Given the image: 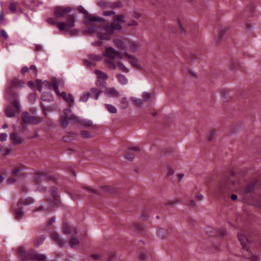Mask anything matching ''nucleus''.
<instances>
[{
    "label": "nucleus",
    "mask_w": 261,
    "mask_h": 261,
    "mask_svg": "<svg viewBox=\"0 0 261 261\" xmlns=\"http://www.w3.org/2000/svg\"><path fill=\"white\" fill-rule=\"evenodd\" d=\"M17 180L14 177H10L7 179V181L10 184H13L16 182Z\"/></svg>",
    "instance_id": "0e129e2a"
},
{
    "label": "nucleus",
    "mask_w": 261,
    "mask_h": 261,
    "mask_svg": "<svg viewBox=\"0 0 261 261\" xmlns=\"http://www.w3.org/2000/svg\"><path fill=\"white\" fill-rule=\"evenodd\" d=\"M45 237L41 236L34 240V244L35 246L38 247L43 244Z\"/></svg>",
    "instance_id": "c9c22d12"
},
{
    "label": "nucleus",
    "mask_w": 261,
    "mask_h": 261,
    "mask_svg": "<svg viewBox=\"0 0 261 261\" xmlns=\"http://www.w3.org/2000/svg\"><path fill=\"white\" fill-rule=\"evenodd\" d=\"M63 116L67 117H73V115L71 114V111L69 109L64 110V115Z\"/></svg>",
    "instance_id": "864d4df0"
},
{
    "label": "nucleus",
    "mask_w": 261,
    "mask_h": 261,
    "mask_svg": "<svg viewBox=\"0 0 261 261\" xmlns=\"http://www.w3.org/2000/svg\"><path fill=\"white\" fill-rule=\"evenodd\" d=\"M125 158L128 161L132 162L134 160L135 155L131 152H128L125 155Z\"/></svg>",
    "instance_id": "c03bdc74"
},
{
    "label": "nucleus",
    "mask_w": 261,
    "mask_h": 261,
    "mask_svg": "<svg viewBox=\"0 0 261 261\" xmlns=\"http://www.w3.org/2000/svg\"><path fill=\"white\" fill-rule=\"evenodd\" d=\"M216 131L215 129H212L210 130V132L207 134V139L208 141H211L214 139L215 135H216Z\"/></svg>",
    "instance_id": "79ce46f5"
},
{
    "label": "nucleus",
    "mask_w": 261,
    "mask_h": 261,
    "mask_svg": "<svg viewBox=\"0 0 261 261\" xmlns=\"http://www.w3.org/2000/svg\"><path fill=\"white\" fill-rule=\"evenodd\" d=\"M18 95L14 94L13 97H10L13 100V105L9 106L7 107L6 110V115L8 117H13L15 115L16 112H19L21 110V107L19 105V101L17 98Z\"/></svg>",
    "instance_id": "20e7f679"
},
{
    "label": "nucleus",
    "mask_w": 261,
    "mask_h": 261,
    "mask_svg": "<svg viewBox=\"0 0 261 261\" xmlns=\"http://www.w3.org/2000/svg\"><path fill=\"white\" fill-rule=\"evenodd\" d=\"M63 231L65 234H70L72 231L71 226L67 223H64L63 227Z\"/></svg>",
    "instance_id": "4c0bfd02"
},
{
    "label": "nucleus",
    "mask_w": 261,
    "mask_h": 261,
    "mask_svg": "<svg viewBox=\"0 0 261 261\" xmlns=\"http://www.w3.org/2000/svg\"><path fill=\"white\" fill-rule=\"evenodd\" d=\"M103 56L106 57L105 63L107 66L112 69L116 68V62L119 59H122V57L119 51L116 50L112 47H106L105 51L102 53Z\"/></svg>",
    "instance_id": "f03ea898"
},
{
    "label": "nucleus",
    "mask_w": 261,
    "mask_h": 261,
    "mask_svg": "<svg viewBox=\"0 0 261 261\" xmlns=\"http://www.w3.org/2000/svg\"><path fill=\"white\" fill-rule=\"evenodd\" d=\"M125 16L123 14L115 15L113 22L101 27L91 26L88 28V31L90 33H96L99 39L109 40L115 31H120L122 30L121 23L125 22Z\"/></svg>",
    "instance_id": "f257e3e1"
},
{
    "label": "nucleus",
    "mask_w": 261,
    "mask_h": 261,
    "mask_svg": "<svg viewBox=\"0 0 261 261\" xmlns=\"http://www.w3.org/2000/svg\"><path fill=\"white\" fill-rule=\"evenodd\" d=\"M10 139L12 144L18 145L22 143L23 139L22 137L18 134L17 133H12L10 137Z\"/></svg>",
    "instance_id": "dca6fc26"
},
{
    "label": "nucleus",
    "mask_w": 261,
    "mask_h": 261,
    "mask_svg": "<svg viewBox=\"0 0 261 261\" xmlns=\"http://www.w3.org/2000/svg\"><path fill=\"white\" fill-rule=\"evenodd\" d=\"M88 59L84 60L85 65L87 66H95V61H99L102 59V57L98 55L90 54L88 56Z\"/></svg>",
    "instance_id": "f8f14e48"
},
{
    "label": "nucleus",
    "mask_w": 261,
    "mask_h": 261,
    "mask_svg": "<svg viewBox=\"0 0 261 261\" xmlns=\"http://www.w3.org/2000/svg\"><path fill=\"white\" fill-rule=\"evenodd\" d=\"M90 96L92 98L97 100L99 98V96L102 92V90L99 88H97L96 87L92 88L90 91Z\"/></svg>",
    "instance_id": "a211bd4d"
},
{
    "label": "nucleus",
    "mask_w": 261,
    "mask_h": 261,
    "mask_svg": "<svg viewBox=\"0 0 261 261\" xmlns=\"http://www.w3.org/2000/svg\"><path fill=\"white\" fill-rule=\"evenodd\" d=\"M23 121L28 124H37L40 123L42 119L38 116H31L28 112H24L22 115Z\"/></svg>",
    "instance_id": "9d476101"
},
{
    "label": "nucleus",
    "mask_w": 261,
    "mask_h": 261,
    "mask_svg": "<svg viewBox=\"0 0 261 261\" xmlns=\"http://www.w3.org/2000/svg\"><path fill=\"white\" fill-rule=\"evenodd\" d=\"M167 170L168 171L167 175L170 176L173 173V169L171 166H168L167 168Z\"/></svg>",
    "instance_id": "774afa93"
},
{
    "label": "nucleus",
    "mask_w": 261,
    "mask_h": 261,
    "mask_svg": "<svg viewBox=\"0 0 261 261\" xmlns=\"http://www.w3.org/2000/svg\"><path fill=\"white\" fill-rule=\"evenodd\" d=\"M141 14L137 11H134L133 12V17L136 19H139L141 17Z\"/></svg>",
    "instance_id": "bf43d9fd"
},
{
    "label": "nucleus",
    "mask_w": 261,
    "mask_h": 261,
    "mask_svg": "<svg viewBox=\"0 0 261 261\" xmlns=\"http://www.w3.org/2000/svg\"><path fill=\"white\" fill-rule=\"evenodd\" d=\"M176 21H177V23L178 24V27H179L180 31L183 32L184 31V28L182 26L181 21L180 20V19L179 18H177Z\"/></svg>",
    "instance_id": "13d9d810"
},
{
    "label": "nucleus",
    "mask_w": 261,
    "mask_h": 261,
    "mask_svg": "<svg viewBox=\"0 0 261 261\" xmlns=\"http://www.w3.org/2000/svg\"><path fill=\"white\" fill-rule=\"evenodd\" d=\"M139 25V23L136 21V20H132L129 22H128L127 24V25L128 27H131V26H138Z\"/></svg>",
    "instance_id": "680f3d73"
},
{
    "label": "nucleus",
    "mask_w": 261,
    "mask_h": 261,
    "mask_svg": "<svg viewBox=\"0 0 261 261\" xmlns=\"http://www.w3.org/2000/svg\"><path fill=\"white\" fill-rule=\"evenodd\" d=\"M18 3H11L9 6V9L13 13L16 12V8L18 5Z\"/></svg>",
    "instance_id": "49530a36"
},
{
    "label": "nucleus",
    "mask_w": 261,
    "mask_h": 261,
    "mask_svg": "<svg viewBox=\"0 0 261 261\" xmlns=\"http://www.w3.org/2000/svg\"><path fill=\"white\" fill-rule=\"evenodd\" d=\"M24 84V82L20 80L17 79H14L9 83V87L6 89V94L9 98L13 97V94L12 93V90L14 88H20L22 87ZM16 94V93H15ZM17 95V94L16 93Z\"/></svg>",
    "instance_id": "0eeeda50"
},
{
    "label": "nucleus",
    "mask_w": 261,
    "mask_h": 261,
    "mask_svg": "<svg viewBox=\"0 0 261 261\" xmlns=\"http://www.w3.org/2000/svg\"><path fill=\"white\" fill-rule=\"evenodd\" d=\"M113 42L114 46L119 49V51L123 53L126 51L125 49L129 43V40L126 38H115L113 40Z\"/></svg>",
    "instance_id": "1a4fd4ad"
},
{
    "label": "nucleus",
    "mask_w": 261,
    "mask_h": 261,
    "mask_svg": "<svg viewBox=\"0 0 261 261\" xmlns=\"http://www.w3.org/2000/svg\"><path fill=\"white\" fill-rule=\"evenodd\" d=\"M81 135L85 138H90L92 137L91 134L88 131L83 130L81 133Z\"/></svg>",
    "instance_id": "a18cd8bd"
},
{
    "label": "nucleus",
    "mask_w": 261,
    "mask_h": 261,
    "mask_svg": "<svg viewBox=\"0 0 261 261\" xmlns=\"http://www.w3.org/2000/svg\"><path fill=\"white\" fill-rule=\"evenodd\" d=\"M53 178L50 175L49 173L44 170L36 172L34 176V180L36 184L39 186L44 182L52 180Z\"/></svg>",
    "instance_id": "39448f33"
},
{
    "label": "nucleus",
    "mask_w": 261,
    "mask_h": 261,
    "mask_svg": "<svg viewBox=\"0 0 261 261\" xmlns=\"http://www.w3.org/2000/svg\"><path fill=\"white\" fill-rule=\"evenodd\" d=\"M123 55L126 58L128 59V63L133 67L137 68H141L142 66L139 63V60L135 56L129 54L126 51L123 53Z\"/></svg>",
    "instance_id": "9b49d317"
},
{
    "label": "nucleus",
    "mask_w": 261,
    "mask_h": 261,
    "mask_svg": "<svg viewBox=\"0 0 261 261\" xmlns=\"http://www.w3.org/2000/svg\"><path fill=\"white\" fill-rule=\"evenodd\" d=\"M90 96V92L86 91L85 92H84L81 94V97L79 99V101L86 102L88 101Z\"/></svg>",
    "instance_id": "7c9ffc66"
},
{
    "label": "nucleus",
    "mask_w": 261,
    "mask_h": 261,
    "mask_svg": "<svg viewBox=\"0 0 261 261\" xmlns=\"http://www.w3.org/2000/svg\"><path fill=\"white\" fill-rule=\"evenodd\" d=\"M93 123L90 120H85L82 122V125L85 127H90Z\"/></svg>",
    "instance_id": "de8ad7c7"
},
{
    "label": "nucleus",
    "mask_w": 261,
    "mask_h": 261,
    "mask_svg": "<svg viewBox=\"0 0 261 261\" xmlns=\"http://www.w3.org/2000/svg\"><path fill=\"white\" fill-rule=\"evenodd\" d=\"M94 73L97 75V79L105 81L108 79L107 74L100 70H95Z\"/></svg>",
    "instance_id": "a878e982"
},
{
    "label": "nucleus",
    "mask_w": 261,
    "mask_h": 261,
    "mask_svg": "<svg viewBox=\"0 0 261 261\" xmlns=\"http://www.w3.org/2000/svg\"><path fill=\"white\" fill-rule=\"evenodd\" d=\"M1 35L6 39H8L9 38L8 35L7 34L6 31L4 30H2L1 31Z\"/></svg>",
    "instance_id": "052dcab7"
},
{
    "label": "nucleus",
    "mask_w": 261,
    "mask_h": 261,
    "mask_svg": "<svg viewBox=\"0 0 261 261\" xmlns=\"http://www.w3.org/2000/svg\"><path fill=\"white\" fill-rule=\"evenodd\" d=\"M73 117H67V116H62L61 117V124L64 127H66L69 123L70 120H73Z\"/></svg>",
    "instance_id": "c85d7f7f"
},
{
    "label": "nucleus",
    "mask_w": 261,
    "mask_h": 261,
    "mask_svg": "<svg viewBox=\"0 0 261 261\" xmlns=\"http://www.w3.org/2000/svg\"><path fill=\"white\" fill-rule=\"evenodd\" d=\"M96 86H97V88H99L101 90L102 88L106 87V81L97 79L96 83H95Z\"/></svg>",
    "instance_id": "e433bc0d"
},
{
    "label": "nucleus",
    "mask_w": 261,
    "mask_h": 261,
    "mask_svg": "<svg viewBox=\"0 0 261 261\" xmlns=\"http://www.w3.org/2000/svg\"><path fill=\"white\" fill-rule=\"evenodd\" d=\"M98 5L102 8H105L107 6V4L105 1H101L98 3Z\"/></svg>",
    "instance_id": "338daca9"
},
{
    "label": "nucleus",
    "mask_w": 261,
    "mask_h": 261,
    "mask_svg": "<svg viewBox=\"0 0 261 261\" xmlns=\"http://www.w3.org/2000/svg\"><path fill=\"white\" fill-rule=\"evenodd\" d=\"M226 30H227V29L225 28L221 29L219 31V34H218V36L216 39L217 43H218L221 41V40L222 39V38L224 35V33L226 31Z\"/></svg>",
    "instance_id": "72a5a7b5"
},
{
    "label": "nucleus",
    "mask_w": 261,
    "mask_h": 261,
    "mask_svg": "<svg viewBox=\"0 0 261 261\" xmlns=\"http://www.w3.org/2000/svg\"><path fill=\"white\" fill-rule=\"evenodd\" d=\"M63 82L62 81L60 80H54L53 82V87L54 90L57 93V94L59 95H60V93L59 90V87L61 86H63Z\"/></svg>",
    "instance_id": "b1692460"
},
{
    "label": "nucleus",
    "mask_w": 261,
    "mask_h": 261,
    "mask_svg": "<svg viewBox=\"0 0 261 261\" xmlns=\"http://www.w3.org/2000/svg\"><path fill=\"white\" fill-rule=\"evenodd\" d=\"M27 258L33 260L43 261L46 259V256L45 254L39 253L35 250H32L28 252Z\"/></svg>",
    "instance_id": "ddd939ff"
},
{
    "label": "nucleus",
    "mask_w": 261,
    "mask_h": 261,
    "mask_svg": "<svg viewBox=\"0 0 261 261\" xmlns=\"http://www.w3.org/2000/svg\"><path fill=\"white\" fill-rule=\"evenodd\" d=\"M41 98L42 100L46 101H50L53 99L52 95L49 91L43 92Z\"/></svg>",
    "instance_id": "cd10ccee"
},
{
    "label": "nucleus",
    "mask_w": 261,
    "mask_h": 261,
    "mask_svg": "<svg viewBox=\"0 0 261 261\" xmlns=\"http://www.w3.org/2000/svg\"><path fill=\"white\" fill-rule=\"evenodd\" d=\"M77 9L80 13L84 14H88L87 11L82 6H79Z\"/></svg>",
    "instance_id": "e2e57ef3"
},
{
    "label": "nucleus",
    "mask_w": 261,
    "mask_h": 261,
    "mask_svg": "<svg viewBox=\"0 0 261 261\" xmlns=\"http://www.w3.org/2000/svg\"><path fill=\"white\" fill-rule=\"evenodd\" d=\"M143 228L144 227L142 224L137 223L135 225L134 228L136 231H140L142 230L143 229Z\"/></svg>",
    "instance_id": "3c124183"
},
{
    "label": "nucleus",
    "mask_w": 261,
    "mask_h": 261,
    "mask_svg": "<svg viewBox=\"0 0 261 261\" xmlns=\"http://www.w3.org/2000/svg\"><path fill=\"white\" fill-rule=\"evenodd\" d=\"M83 188L87 190L88 191H89L91 193H94L96 194H98L97 191L93 188H92L90 187H83Z\"/></svg>",
    "instance_id": "5fc2aeb1"
},
{
    "label": "nucleus",
    "mask_w": 261,
    "mask_h": 261,
    "mask_svg": "<svg viewBox=\"0 0 261 261\" xmlns=\"http://www.w3.org/2000/svg\"><path fill=\"white\" fill-rule=\"evenodd\" d=\"M238 237L242 246L244 256L246 258L253 261L257 260V257L255 255L253 254L249 249V245L250 244L251 242L242 234L238 233Z\"/></svg>",
    "instance_id": "7ed1b4c3"
},
{
    "label": "nucleus",
    "mask_w": 261,
    "mask_h": 261,
    "mask_svg": "<svg viewBox=\"0 0 261 261\" xmlns=\"http://www.w3.org/2000/svg\"><path fill=\"white\" fill-rule=\"evenodd\" d=\"M115 12L113 11H103L102 12L103 15L105 16H109L111 15H113L115 14Z\"/></svg>",
    "instance_id": "603ef678"
},
{
    "label": "nucleus",
    "mask_w": 261,
    "mask_h": 261,
    "mask_svg": "<svg viewBox=\"0 0 261 261\" xmlns=\"http://www.w3.org/2000/svg\"><path fill=\"white\" fill-rule=\"evenodd\" d=\"M47 202L48 203L49 206L46 208V210L58 207L61 205L59 196H56L55 197H54L53 201H51L50 199H48Z\"/></svg>",
    "instance_id": "2eb2a0df"
},
{
    "label": "nucleus",
    "mask_w": 261,
    "mask_h": 261,
    "mask_svg": "<svg viewBox=\"0 0 261 261\" xmlns=\"http://www.w3.org/2000/svg\"><path fill=\"white\" fill-rule=\"evenodd\" d=\"M71 11V9L69 7H58L55 9L54 15L57 18H62L64 17L66 14L69 13Z\"/></svg>",
    "instance_id": "4468645a"
},
{
    "label": "nucleus",
    "mask_w": 261,
    "mask_h": 261,
    "mask_svg": "<svg viewBox=\"0 0 261 261\" xmlns=\"http://www.w3.org/2000/svg\"><path fill=\"white\" fill-rule=\"evenodd\" d=\"M8 135L5 133H0V141H5L7 140Z\"/></svg>",
    "instance_id": "6e6d98bb"
},
{
    "label": "nucleus",
    "mask_w": 261,
    "mask_h": 261,
    "mask_svg": "<svg viewBox=\"0 0 261 261\" xmlns=\"http://www.w3.org/2000/svg\"><path fill=\"white\" fill-rule=\"evenodd\" d=\"M129 150L131 151H134L136 152H140L141 151V149L138 146H133L129 148Z\"/></svg>",
    "instance_id": "69168bd1"
},
{
    "label": "nucleus",
    "mask_w": 261,
    "mask_h": 261,
    "mask_svg": "<svg viewBox=\"0 0 261 261\" xmlns=\"http://www.w3.org/2000/svg\"><path fill=\"white\" fill-rule=\"evenodd\" d=\"M58 189L56 187H52L51 188V194L53 198L55 197L56 196H59L58 192Z\"/></svg>",
    "instance_id": "09e8293b"
},
{
    "label": "nucleus",
    "mask_w": 261,
    "mask_h": 261,
    "mask_svg": "<svg viewBox=\"0 0 261 261\" xmlns=\"http://www.w3.org/2000/svg\"><path fill=\"white\" fill-rule=\"evenodd\" d=\"M69 243L71 248H77L80 244V241L76 238H71Z\"/></svg>",
    "instance_id": "393cba45"
},
{
    "label": "nucleus",
    "mask_w": 261,
    "mask_h": 261,
    "mask_svg": "<svg viewBox=\"0 0 261 261\" xmlns=\"http://www.w3.org/2000/svg\"><path fill=\"white\" fill-rule=\"evenodd\" d=\"M30 70L33 71V74L34 76H36L37 75V69L35 65H32L30 68L28 67H23L21 70L22 74H24L27 72H30Z\"/></svg>",
    "instance_id": "5701e85b"
},
{
    "label": "nucleus",
    "mask_w": 261,
    "mask_h": 261,
    "mask_svg": "<svg viewBox=\"0 0 261 261\" xmlns=\"http://www.w3.org/2000/svg\"><path fill=\"white\" fill-rule=\"evenodd\" d=\"M131 99L136 106L141 107L143 106L142 100L141 99L132 97Z\"/></svg>",
    "instance_id": "a19ab883"
},
{
    "label": "nucleus",
    "mask_w": 261,
    "mask_h": 261,
    "mask_svg": "<svg viewBox=\"0 0 261 261\" xmlns=\"http://www.w3.org/2000/svg\"><path fill=\"white\" fill-rule=\"evenodd\" d=\"M230 91L227 89H222L221 91V93L223 97H225L229 94Z\"/></svg>",
    "instance_id": "4d7b16f0"
},
{
    "label": "nucleus",
    "mask_w": 261,
    "mask_h": 261,
    "mask_svg": "<svg viewBox=\"0 0 261 261\" xmlns=\"http://www.w3.org/2000/svg\"><path fill=\"white\" fill-rule=\"evenodd\" d=\"M75 15L71 14L68 15L66 20V23L61 21L57 23L56 25L60 31L67 30L68 29L73 28L75 25Z\"/></svg>",
    "instance_id": "423d86ee"
},
{
    "label": "nucleus",
    "mask_w": 261,
    "mask_h": 261,
    "mask_svg": "<svg viewBox=\"0 0 261 261\" xmlns=\"http://www.w3.org/2000/svg\"><path fill=\"white\" fill-rule=\"evenodd\" d=\"M18 254L25 258H28V253L26 252V250L23 246H20L18 248Z\"/></svg>",
    "instance_id": "c756f323"
},
{
    "label": "nucleus",
    "mask_w": 261,
    "mask_h": 261,
    "mask_svg": "<svg viewBox=\"0 0 261 261\" xmlns=\"http://www.w3.org/2000/svg\"><path fill=\"white\" fill-rule=\"evenodd\" d=\"M105 107L106 108L108 111L112 114H116L117 112V109L113 105L111 104H105Z\"/></svg>",
    "instance_id": "473e14b6"
},
{
    "label": "nucleus",
    "mask_w": 261,
    "mask_h": 261,
    "mask_svg": "<svg viewBox=\"0 0 261 261\" xmlns=\"http://www.w3.org/2000/svg\"><path fill=\"white\" fill-rule=\"evenodd\" d=\"M127 48L128 50L132 53H135L137 52L140 49V45L138 43L131 42L129 40V43L128 44Z\"/></svg>",
    "instance_id": "4be33fe9"
},
{
    "label": "nucleus",
    "mask_w": 261,
    "mask_h": 261,
    "mask_svg": "<svg viewBox=\"0 0 261 261\" xmlns=\"http://www.w3.org/2000/svg\"><path fill=\"white\" fill-rule=\"evenodd\" d=\"M33 202V200L30 198H28L24 199H21L19 200L18 204L20 205H29Z\"/></svg>",
    "instance_id": "58836bf2"
},
{
    "label": "nucleus",
    "mask_w": 261,
    "mask_h": 261,
    "mask_svg": "<svg viewBox=\"0 0 261 261\" xmlns=\"http://www.w3.org/2000/svg\"><path fill=\"white\" fill-rule=\"evenodd\" d=\"M143 94L144 100L146 101H150L152 100V96L150 93L144 92Z\"/></svg>",
    "instance_id": "37998d69"
},
{
    "label": "nucleus",
    "mask_w": 261,
    "mask_h": 261,
    "mask_svg": "<svg viewBox=\"0 0 261 261\" xmlns=\"http://www.w3.org/2000/svg\"><path fill=\"white\" fill-rule=\"evenodd\" d=\"M105 93L109 97H119L120 95L119 92L115 88H107L106 89Z\"/></svg>",
    "instance_id": "aec40b11"
},
{
    "label": "nucleus",
    "mask_w": 261,
    "mask_h": 261,
    "mask_svg": "<svg viewBox=\"0 0 261 261\" xmlns=\"http://www.w3.org/2000/svg\"><path fill=\"white\" fill-rule=\"evenodd\" d=\"M120 107L122 109H126L128 107V102L126 97L122 98L121 101Z\"/></svg>",
    "instance_id": "ea45409f"
},
{
    "label": "nucleus",
    "mask_w": 261,
    "mask_h": 261,
    "mask_svg": "<svg viewBox=\"0 0 261 261\" xmlns=\"http://www.w3.org/2000/svg\"><path fill=\"white\" fill-rule=\"evenodd\" d=\"M60 96H62L63 97V99H64V100L66 102H67L69 104V105L73 106L74 105V98L71 94L66 95V94L65 92H62V93H61Z\"/></svg>",
    "instance_id": "f3484780"
},
{
    "label": "nucleus",
    "mask_w": 261,
    "mask_h": 261,
    "mask_svg": "<svg viewBox=\"0 0 261 261\" xmlns=\"http://www.w3.org/2000/svg\"><path fill=\"white\" fill-rule=\"evenodd\" d=\"M116 67H118L119 69L121 71L124 73H128L129 71V70L128 68H127L122 62L119 61V60L116 62Z\"/></svg>",
    "instance_id": "bb28decb"
},
{
    "label": "nucleus",
    "mask_w": 261,
    "mask_h": 261,
    "mask_svg": "<svg viewBox=\"0 0 261 261\" xmlns=\"http://www.w3.org/2000/svg\"><path fill=\"white\" fill-rule=\"evenodd\" d=\"M117 78L119 82L122 85H126L128 83V80L126 77L122 74H119L117 75Z\"/></svg>",
    "instance_id": "f704fd0d"
},
{
    "label": "nucleus",
    "mask_w": 261,
    "mask_h": 261,
    "mask_svg": "<svg viewBox=\"0 0 261 261\" xmlns=\"http://www.w3.org/2000/svg\"><path fill=\"white\" fill-rule=\"evenodd\" d=\"M86 23H88V22H91L93 21L97 22H103L105 19L103 18L97 16H94L90 15H87L86 16Z\"/></svg>",
    "instance_id": "412c9836"
},
{
    "label": "nucleus",
    "mask_w": 261,
    "mask_h": 261,
    "mask_svg": "<svg viewBox=\"0 0 261 261\" xmlns=\"http://www.w3.org/2000/svg\"><path fill=\"white\" fill-rule=\"evenodd\" d=\"M14 214L15 215L16 218L18 220L21 219L24 216V213L22 212V208H21L16 209L14 211Z\"/></svg>",
    "instance_id": "2f4dec72"
},
{
    "label": "nucleus",
    "mask_w": 261,
    "mask_h": 261,
    "mask_svg": "<svg viewBox=\"0 0 261 261\" xmlns=\"http://www.w3.org/2000/svg\"><path fill=\"white\" fill-rule=\"evenodd\" d=\"M27 169V167L23 164H19L15 166L12 170V174L19 178H25L27 176V173L24 171Z\"/></svg>",
    "instance_id": "6e6552de"
},
{
    "label": "nucleus",
    "mask_w": 261,
    "mask_h": 261,
    "mask_svg": "<svg viewBox=\"0 0 261 261\" xmlns=\"http://www.w3.org/2000/svg\"><path fill=\"white\" fill-rule=\"evenodd\" d=\"M147 256L146 252H142L139 254V259L141 261H145L147 259Z\"/></svg>",
    "instance_id": "8fccbe9b"
},
{
    "label": "nucleus",
    "mask_w": 261,
    "mask_h": 261,
    "mask_svg": "<svg viewBox=\"0 0 261 261\" xmlns=\"http://www.w3.org/2000/svg\"><path fill=\"white\" fill-rule=\"evenodd\" d=\"M51 238L52 240L56 241L61 247L65 246L66 244V242L63 241L60 238L59 234L55 231L51 233Z\"/></svg>",
    "instance_id": "6ab92c4d"
}]
</instances>
